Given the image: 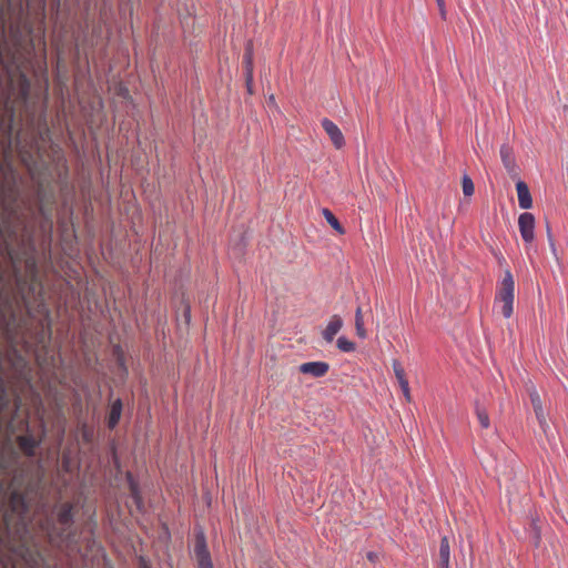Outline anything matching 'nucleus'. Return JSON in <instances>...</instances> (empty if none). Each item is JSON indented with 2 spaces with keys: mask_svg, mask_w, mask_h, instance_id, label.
I'll return each instance as SVG.
<instances>
[{
  "mask_svg": "<svg viewBox=\"0 0 568 568\" xmlns=\"http://www.w3.org/2000/svg\"><path fill=\"white\" fill-rule=\"evenodd\" d=\"M515 282L510 271H506L501 280L496 297L495 304L500 307V313L504 317L509 318L514 313V295Z\"/></svg>",
  "mask_w": 568,
  "mask_h": 568,
  "instance_id": "f257e3e1",
  "label": "nucleus"
},
{
  "mask_svg": "<svg viewBox=\"0 0 568 568\" xmlns=\"http://www.w3.org/2000/svg\"><path fill=\"white\" fill-rule=\"evenodd\" d=\"M193 558L199 568H214L203 530H199L194 536Z\"/></svg>",
  "mask_w": 568,
  "mask_h": 568,
  "instance_id": "f03ea898",
  "label": "nucleus"
},
{
  "mask_svg": "<svg viewBox=\"0 0 568 568\" xmlns=\"http://www.w3.org/2000/svg\"><path fill=\"white\" fill-rule=\"evenodd\" d=\"M520 235L526 244H531L535 239V216L531 213H523L518 217Z\"/></svg>",
  "mask_w": 568,
  "mask_h": 568,
  "instance_id": "7ed1b4c3",
  "label": "nucleus"
},
{
  "mask_svg": "<svg viewBox=\"0 0 568 568\" xmlns=\"http://www.w3.org/2000/svg\"><path fill=\"white\" fill-rule=\"evenodd\" d=\"M528 393H529V398H530L536 418H537L540 427L544 429V432H546V427H548V424H547L546 414L542 408V402L539 396V393L535 386H530L528 388Z\"/></svg>",
  "mask_w": 568,
  "mask_h": 568,
  "instance_id": "20e7f679",
  "label": "nucleus"
},
{
  "mask_svg": "<svg viewBox=\"0 0 568 568\" xmlns=\"http://www.w3.org/2000/svg\"><path fill=\"white\" fill-rule=\"evenodd\" d=\"M322 126L337 150L345 145V139L342 131L332 120L324 118L322 120Z\"/></svg>",
  "mask_w": 568,
  "mask_h": 568,
  "instance_id": "39448f33",
  "label": "nucleus"
},
{
  "mask_svg": "<svg viewBox=\"0 0 568 568\" xmlns=\"http://www.w3.org/2000/svg\"><path fill=\"white\" fill-rule=\"evenodd\" d=\"M298 369L301 373L313 377H323L327 374L329 365L326 362H307L300 365Z\"/></svg>",
  "mask_w": 568,
  "mask_h": 568,
  "instance_id": "423d86ee",
  "label": "nucleus"
},
{
  "mask_svg": "<svg viewBox=\"0 0 568 568\" xmlns=\"http://www.w3.org/2000/svg\"><path fill=\"white\" fill-rule=\"evenodd\" d=\"M500 158L507 172L511 175H516L518 168L515 161L513 149L508 144L501 145Z\"/></svg>",
  "mask_w": 568,
  "mask_h": 568,
  "instance_id": "0eeeda50",
  "label": "nucleus"
},
{
  "mask_svg": "<svg viewBox=\"0 0 568 568\" xmlns=\"http://www.w3.org/2000/svg\"><path fill=\"white\" fill-rule=\"evenodd\" d=\"M343 327V320L338 315H333L326 325L325 329L323 331L322 335L325 342L332 343L334 341V337L336 334L341 331Z\"/></svg>",
  "mask_w": 568,
  "mask_h": 568,
  "instance_id": "6e6552de",
  "label": "nucleus"
},
{
  "mask_svg": "<svg viewBox=\"0 0 568 568\" xmlns=\"http://www.w3.org/2000/svg\"><path fill=\"white\" fill-rule=\"evenodd\" d=\"M17 443L23 454L28 457H33L39 442L32 435H22L17 437Z\"/></svg>",
  "mask_w": 568,
  "mask_h": 568,
  "instance_id": "1a4fd4ad",
  "label": "nucleus"
},
{
  "mask_svg": "<svg viewBox=\"0 0 568 568\" xmlns=\"http://www.w3.org/2000/svg\"><path fill=\"white\" fill-rule=\"evenodd\" d=\"M518 204L521 209L528 210L532 206V199L527 184L524 181L516 183Z\"/></svg>",
  "mask_w": 568,
  "mask_h": 568,
  "instance_id": "9d476101",
  "label": "nucleus"
},
{
  "mask_svg": "<svg viewBox=\"0 0 568 568\" xmlns=\"http://www.w3.org/2000/svg\"><path fill=\"white\" fill-rule=\"evenodd\" d=\"M243 61L245 64V75H246V85L248 92H251V85L253 82V50H252V43H248L245 53L243 57Z\"/></svg>",
  "mask_w": 568,
  "mask_h": 568,
  "instance_id": "9b49d317",
  "label": "nucleus"
},
{
  "mask_svg": "<svg viewBox=\"0 0 568 568\" xmlns=\"http://www.w3.org/2000/svg\"><path fill=\"white\" fill-rule=\"evenodd\" d=\"M73 504L63 503L58 510V521L63 526H70L73 521Z\"/></svg>",
  "mask_w": 568,
  "mask_h": 568,
  "instance_id": "f8f14e48",
  "label": "nucleus"
},
{
  "mask_svg": "<svg viewBox=\"0 0 568 568\" xmlns=\"http://www.w3.org/2000/svg\"><path fill=\"white\" fill-rule=\"evenodd\" d=\"M121 414H122V402H121V399H116L112 403L111 408H110V413H109V417H108L109 428L113 429L118 425V423L121 418Z\"/></svg>",
  "mask_w": 568,
  "mask_h": 568,
  "instance_id": "ddd939ff",
  "label": "nucleus"
},
{
  "mask_svg": "<svg viewBox=\"0 0 568 568\" xmlns=\"http://www.w3.org/2000/svg\"><path fill=\"white\" fill-rule=\"evenodd\" d=\"M322 214L324 216V219L326 220V222L336 231L338 232L339 234H344L345 233V230L344 227L341 225V223L338 222V220L335 217V215L332 213L331 210L328 209H323L322 210Z\"/></svg>",
  "mask_w": 568,
  "mask_h": 568,
  "instance_id": "4468645a",
  "label": "nucleus"
},
{
  "mask_svg": "<svg viewBox=\"0 0 568 568\" xmlns=\"http://www.w3.org/2000/svg\"><path fill=\"white\" fill-rule=\"evenodd\" d=\"M475 414L477 416V419L483 428H488L490 426L489 416L487 413V409L481 406L478 402L475 406Z\"/></svg>",
  "mask_w": 568,
  "mask_h": 568,
  "instance_id": "2eb2a0df",
  "label": "nucleus"
},
{
  "mask_svg": "<svg viewBox=\"0 0 568 568\" xmlns=\"http://www.w3.org/2000/svg\"><path fill=\"white\" fill-rule=\"evenodd\" d=\"M393 369H394V374L397 378V382L399 384V386H406L408 385V381L406 378V374H405V369L404 367L402 366V364L397 361V359H394L393 361Z\"/></svg>",
  "mask_w": 568,
  "mask_h": 568,
  "instance_id": "dca6fc26",
  "label": "nucleus"
},
{
  "mask_svg": "<svg viewBox=\"0 0 568 568\" xmlns=\"http://www.w3.org/2000/svg\"><path fill=\"white\" fill-rule=\"evenodd\" d=\"M355 328H356V334L358 335V337H361V338L366 337V329L364 327V320H363V314H362L361 307H357V310L355 312Z\"/></svg>",
  "mask_w": 568,
  "mask_h": 568,
  "instance_id": "f3484780",
  "label": "nucleus"
},
{
  "mask_svg": "<svg viewBox=\"0 0 568 568\" xmlns=\"http://www.w3.org/2000/svg\"><path fill=\"white\" fill-rule=\"evenodd\" d=\"M462 187L465 196H471L475 192L473 180L467 174L462 179Z\"/></svg>",
  "mask_w": 568,
  "mask_h": 568,
  "instance_id": "a211bd4d",
  "label": "nucleus"
},
{
  "mask_svg": "<svg viewBox=\"0 0 568 568\" xmlns=\"http://www.w3.org/2000/svg\"><path fill=\"white\" fill-rule=\"evenodd\" d=\"M10 503H11L13 509H16L18 506H21L23 508V510L26 509L24 496L18 490H13L11 493Z\"/></svg>",
  "mask_w": 568,
  "mask_h": 568,
  "instance_id": "6ab92c4d",
  "label": "nucleus"
},
{
  "mask_svg": "<svg viewBox=\"0 0 568 568\" xmlns=\"http://www.w3.org/2000/svg\"><path fill=\"white\" fill-rule=\"evenodd\" d=\"M337 347L342 352L351 353V352L355 351V343H353L352 341L347 339L344 336H341L337 339Z\"/></svg>",
  "mask_w": 568,
  "mask_h": 568,
  "instance_id": "aec40b11",
  "label": "nucleus"
},
{
  "mask_svg": "<svg viewBox=\"0 0 568 568\" xmlns=\"http://www.w3.org/2000/svg\"><path fill=\"white\" fill-rule=\"evenodd\" d=\"M439 558H443V559H449L450 558L449 541H448V538L446 536H444L440 539Z\"/></svg>",
  "mask_w": 568,
  "mask_h": 568,
  "instance_id": "412c9836",
  "label": "nucleus"
},
{
  "mask_svg": "<svg viewBox=\"0 0 568 568\" xmlns=\"http://www.w3.org/2000/svg\"><path fill=\"white\" fill-rule=\"evenodd\" d=\"M405 399L409 403L412 400L409 384L400 387Z\"/></svg>",
  "mask_w": 568,
  "mask_h": 568,
  "instance_id": "4be33fe9",
  "label": "nucleus"
},
{
  "mask_svg": "<svg viewBox=\"0 0 568 568\" xmlns=\"http://www.w3.org/2000/svg\"><path fill=\"white\" fill-rule=\"evenodd\" d=\"M436 2H437V6L439 8L440 16L443 18H445V16H446L445 1L444 0H436Z\"/></svg>",
  "mask_w": 568,
  "mask_h": 568,
  "instance_id": "5701e85b",
  "label": "nucleus"
},
{
  "mask_svg": "<svg viewBox=\"0 0 568 568\" xmlns=\"http://www.w3.org/2000/svg\"><path fill=\"white\" fill-rule=\"evenodd\" d=\"M437 568H449V559L439 558Z\"/></svg>",
  "mask_w": 568,
  "mask_h": 568,
  "instance_id": "b1692460",
  "label": "nucleus"
},
{
  "mask_svg": "<svg viewBox=\"0 0 568 568\" xmlns=\"http://www.w3.org/2000/svg\"><path fill=\"white\" fill-rule=\"evenodd\" d=\"M131 493H132L133 497L138 499V488L133 484H131Z\"/></svg>",
  "mask_w": 568,
  "mask_h": 568,
  "instance_id": "393cba45",
  "label": "nucleus"
},
{
  "mask_svg": "<svg viewBox=\"0 0 568 568\" xmlns=\"http://www.w3.org/2000/svg\"><path fill=\"white\" fill-rule=\"evenodd\" d=\"M376 558H377V555H376L375 552H368V554H367V559H368L369 561H373V562H374V561L376 560Z\"/></svg>",
  "mask_w": 568,
  "mask_h": 568,
  "instance_id": "a878e982",
  "label": "nucleus"
},
{
  "mask_svg": "<svg viewBox=\"0 0 568 568\" xmlns=\"http://www.w3.org/2000/svg\"><path fill=\"white\" fill-rule=\"evenodd\" d=\"M140 567L141 568H151L148 562L144 560V558H140Z\"/></svg>",
  "mask_w": 568,
  "mask_h": 568,
  "instance_id": "bb28decb",
  "label": "nucleus"
},
{
  "mask_svg": "<svg viewBox=\"0 0 568 568\" xmlns=\"http://www.w3.org/2000/svg\"><path fill=\"white\" fill-rule=\"evenodd\" d=\"M549 244H550V247L552 248V251L555 252V250H556L555 248V242H554L550 233H549Z\"/></svg>",
  "mask_w": 568,
  "mask_h": 568,
  "instance_id": "cd10ccee",
  "label": "nucleus"
}]
</instances>
